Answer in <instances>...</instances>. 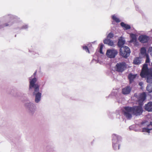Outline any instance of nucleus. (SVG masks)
Masks as SVG:
<instances>
[{
	"label": "nucleus",
	"instance_id": "8",
	"mask_svg": "<svg viewBox=\"0 0 152 152\" xmlns=\"http://www.w3.org/2000/svg\"><path fill=\"white\" fill-rule=\"evenodd\" d=\"M120 51L121 55L125 58H127L131 53L130 48H120Z\"/></svg>",
	"mask_w": 152,
	"mask_h": 152
},
{
	"label": "nucleus",
	"instance_id": "32",
	"mask_svg": "<svg viewBox=\"0 0 152 152\" xmlns=\"http://www.w3.org/2000/svg\"><path fill=\"white\" fill-rule=\"evenodd\" d=\"M102 48H100L99 52L101 54H104V53L102 51Z\"/></svg>",
	"mask_w": 152,
	"mask_h": 152
},
{
	"label": "nucleus",
	"instance_id": "40",
	"mask_svg": "<svg viewBox=\"0 0 152 152\" xmlns=\"http://www.w3.org/2000/svg\"><path fill=\"white\" fill-rule=\"evenodd\" d=\"M1 126V124H0V126Z\"/></svg>",
	"mask_w": 152,
	"mask_h": 152
},
{
	"label": "nucleus",
	"instance_id": "4",
	"mask_svg": "<svg viewBox=\"0 0 152 152\" xmlns=\"http://www.w3.org/2000/svg\"><path fill=\"white\" fill-rule=\"evenodd\" d=\"M112 136V145L114 149H119L120 146V142L121 140V137L115 134H113Z\"/></svg>",
	"mask_w": 152,
	"mask_h": 152
},
{
	"label": "nucleus",
	"instance_id": "21",
	"mask_svg": "<svg viewBox=\"0 0 152 152\" xmlns=\"http://www.w3.org/2000/svg\"><path fill=\"white\" fill-rule=\"evenodd\" d=\"M152 130V128H150V127L144 128H142V132H146L148 133L150 132V131Z\"/></svg>",
	"mask_w": 152,
	"mask_h": 152
},
{
	"label": "nucleus",
	"instance_id": "42",
	"mask_svg": "<svg viewBox=\"0 0 152 152\" xmlns=\"http://www.w3.org/2000/svg\"><path fill=\"white\" fill-rule=\"evenodd\" d=\"M151 48H152V47H151Z\"/></svg>",
	"mask_w": 152,
	"mask_h": 152
},
{
	"label": "nucleus",
	"instance_id": "24",
	"mask_svg": "<svg viewBox=\"0 0 152 152\" xmlns=\"http://www.w3.org/2000/svg\"><path fill=\"white\" fill-rule=\"evenodd\" d=\"M37 71H36L34 73L33 75L31 77H30V78H31V79L34 78V77H36L35 75L36 74ZM36 78L37 79V78L36 77ZM30 77L29 78V80Z\"/></svg>",
	"mask_w": 152,
	"mask_h": 152
},
{
	"label": "nucleus",
	"instance_id": "7",
	"mask_svg": "<svg viewBox=\"0 0 152 152\" xmlns=\"http://www.w3.org/2000/svg\"><path fill=\"white\" fill-rule=\"evenodd\" d=\"M113 37L114 34L113 33H109L107 36V38L104 40V43L111 46H113L114 45L113 42L109 39L113 38Z\"/></svg>",
	"mask_w": 152,
	"mask_h": 152
},
{
	"label": "nucleus",
	"instance_id": "22",
	"mask_svg": "<svg viewBox=\"0 0 152 152\" xmlns=\"http://www.w3.org/2000/svg\"><path fill=\"white\" fill-rule=\"evenodd\" d=\"M112 18L114 21L116 23H119L120 22V20L119 19L117 18L116 16L115 15H113L112 16Z\"/></svg>",
	"mask_w": 152,
	"mask_h": 152
},
{
	"label": "nucleus",
	"instance_id": "16",
	"mask_svg": "<svg viewBox=\"0 0 152 152\" xmlns=\"http://www.w3.org/2000/svg\"><path fill=\"white\" fill-rule=\"evenodd\" d=\"M136 75H133L132 73L129 74L128 76L130 83H132L136 76Z\"/></svg>",
	"mask_w": 152,
	"mask_h": 152
},
{
	"label": "nucleus",
	"instance_id": "15",
	"mask_svg": "<svg viewBox=\"0 0 152 152\" xmlns=\"http://www.w3.org/2000/svg\"><path fill=\"white\" fill-rule=\"evenodd\" d=\"M131 39L129 41L130 42H134L135 44L137 43V37L136 35L134 34H132L130 35Z\"/></svg>",
	"mask_w": 152,
	"mask_h": 152
},
{
	"label": "nucleus",
	"instance_id": "35",
	"mask_svg": "<svg viewBox=\"0 0 152 152\" xmlns=\"http://www.w3.org/2000/svg\"><path fill=\"white\" fill-rule=\"evenodd\" d=\"M99 48H103L104 46V45L102 43L100 44L99 45Z\"/></svg>",
	"mask_w": 152,
	"mask_h": 152
},
{
	"label": "nucleus",
	"instance_id": "33",
	"mask_svg": "<svg viewBox=\"0 0 152 152\" xmlns=\"http://www.w3.org/2000/svg\"><path fill=\"white\" fill-rule=\"evenodd\" d=\"M28 26L27 25H25L22 26V28L23 29H26L27 28Z\"/></svg>",
	"mask_w": 152,
	"mask_h": 152
},
{
	"label": "nucleus",
	"instance_id": "23",
	"mask_svg": "<svg viewBox=\"0 0 152 152\" xmlns=\"http://www.w3.org/2000/svg\"><path fill=\"white\" fill-rule=\"evenodd\" d=\"M145 57H146V60L145 61V64H147L146 63H149L150 62V60L148 55H147V56H145Z\"/></svg>",
	"mask_w": 152,
	"mask_h": 152
},
{
	"label": "nucleus",
	"instance_id": "26",
	"mask_svg": "<svg viewBox=\"0 0 152 152\" xmlns=\"http://www.w3.org/2000/svg\"><path fill=\"white\" fill-rule=\"evenodd\" d=\"M92 46V45H91V43H89V44H88L87 45V46L86 45H84V46H83V48H88V47H89V48L91 47Z\"/></svg>",
	"mask_w": 152,
	"mask_h": 152
},
{
	"label": "nucleus",
	"instance_id": "34",
	"mask_svg": "<svg viewBox=\"0 0 152 152\" xmlns=\"http://www.w3.org/2000/svg\"><path fill=\"white\" fill-rule=\"evenodd\" d=\"M31 49L29 50V52L31 53H32V54H34V52L33 51V49L32 48H31Z\"/></svg>",
	"mask_w": 152,
	"mask_h": 152
},
{
	"label": "nucleus",
	"instance_id": "41",
	"mask_svg": "<svg viewBox=\"0 0 152 152\" xmlns=\"http://www.w3.org/2000/svg\"><path fill=\"white\" fill-rule=\"evenodd\" d=\"M151 65H152V63H151Z\"/></svg>",
	"mask_w": 152,
	"mask_h": 152
},
{
	"label": "nucleus",
	"instance_id": "38",
	"mask_svg": "<svg viewBox=\"0 0 152 152\" xmlns=\"http://www.w3.org/2000/svg\"><path fill=\"white\" fill-rule=\"evenodd\" d=\"M124 48H128V47L127 46H125Z\"/></svg>",
	"mask_w": 152,
	"mask_h": 152
},
{
	"label": "nucleus",
	"instance_id": "11",
	"mask_svg": "<svg viewBox=\"0 0 152 152\" xmlns=\"http://www.w3.org/2000/svg\"><path fill=\"white\" fill-rule=\"evenodd\" d=\"M132 90V88L129 86H127L122 89V93L124 95L129 94Z\"/></svg>",
	"mask_w": 152,
	"mask_h": 152
},
{
	"label": "nucleus",
	"instance_id": "36",
	"mask_svg": "<svg viewBox=\"0 0 152 152\" xmlns=\"http://www.w3.org/2000/svg\"><path fill=\"white\" fill-rule=\"evenodd\" d=\"M150 125L152 126V122H150V124L148 125H147L148 127H149Z\"/></svg>",
	"mask_w": 152,
	"mask_h": 152
},
{
	"label": "nucleus",
	"instance_id": "3",
	"mask_svg": "<svg viewBox=\"0 0 152 152\" xmlns=\"http://www.w3.org/2000/svg\"><path fill=\"white\" fill-rule=\"evenodd\" d=\"M140 76L142 78H145L146 82L149 84H152V68H148L147 64L143 65Z\"/></svg>",
	"mask_w": 152,
	"mask_h": 152
},
{
	"label": "nucleus",
	"instance_id": "2",
	"mask_svg": "<svg viewBox=\"0 0 152 152\" xmlns=\"http://www.w3.org/2000/svg\"><path fill=\"white\" fill-rule=\"evenodd\" d=\"M37 80V79L36 77L32 79L30 78L29 86V91L34 89L33 95L35 96V102L37 103L40 101L42 96V93L39 92V86L36 83Z\"/></svg>",
	"mask_w": 152,
	"mask_h": 152
},
{
	"label": "nucleus",
	"instance_id": "39",
	"mask_svg": "<svg viewBox=\"0 0 152 152\" xmlns=\"http://www.w3.org/2000/svg\"><path fill=\"white\" fill-rule=\"evenodd\" d=\"M144 124V122H142V124Z\"/></svg>",
	"mask_w": 152,
	"mask_h": 152
},
{
	"label": "nucleus",
	"instance_id": "17",
	"mask_svg": "<svg viewBox=\"0 0 152 152\" xmlns=\"http://www.w3.org/2000/svg\"><path fill=\"white\" fill-rule=\"evenodd\" d=\"M141 58L140 57L135 58L133 61V63L135 65H139L142 62Z\"/></svg>",
	"mask_w": 152,
	"mask_h": 152
},
{
	"label": "nucleus",
	"instance_id": "5",
	"mask_svg": "<svg viewBox=\"0 0 152 152\" xmlns=\"http://www.w3.org/2000/svg\"><path fill=\"white\" fill-rule=\"evenodd\" d=\"M25 106L28 113L30 115H33L36 109V107L34 104L32 102H29L26 103Z\"/></svg>",
	"mask_w": 152,
	"mask_h": 152
},
{
	"label": "nucleus",
	"instance_id": "1",
	"mask_svg": "<svg viewBox=\"0 0 152 152\" xmlns=\"http://www.w3.org/2000/svg\"><path fill=\"white\" fill-rule=\"evenodd\" d=\"M124 114L127 119H130L132 117V113L136 116L140 115L142 112V109L141 107L134 106L132 107L126 106L124 107Z\"/></svg>",
	"mask_w": 152,
	"mask_h": 152
},
{
	"label": "nucleus",
	"instance_id": "18",
	"mask_svg": "<svg viewBox=\"0 0 152 152\" xmlns=\"http://www.w3.org/2000/svg\"><path fill=\"white\" fill-rule=\"evenodd\" d=\"M140 52L141 55L143 57L146 56L147 55H148L146 53V48H141Z\"/></svg>",
	"mask_w": 152,
	"mask_h": 152
},
{
	"label": "nucleus",
	"instance_id": "13",
	"mask_svg": "<svg viewBox=\"0 0 152 152\" xmlns=\"http://www.w3.org/2000/svg\"><path fill=\"white\" fill-rule=\"evenodd\" d=\"M125 43V41L124 40V38L122 37H120L118 40V47L119 48H122Z\"/></svg>",
	"mask_w": 152,
	"mask_h": 152
},
{
	"label": "nucleus",
	"instance_id": "6",
	"mask_svg": "<svg viewBox=\"0 0 152 152\" xmlns=\"http://www.w3.org/2000/svg\"><path fill=\"white\" fill-rule=\"evenodd\" d=\"M126 68V64L124 62L117 63L115 67L116 71L121 72L124 71Z\"/></svg>",
	"mask_w": 152,
	"mask_h": 152
},
{
	"label": "nucleus",
	"instance_id": "25",
	"mask_svg": "<svg viewBox=\"0 0 152 152\" xmlns=\"http://www.w3.org/2000/svg\"><path fill=\"white\" fill-rule=\"evenodd\" d=\"M124 28H125L127 30L130 29L131 28V27L129 25L126 24Z\"/></svg>",
	"mask_w": 152,
	"mask_h": 152
},
{
	"label": "nucleus",
	"instance_id": "19",
	"mask_svg": "<svg viewBox=\"0 0 152 152\" xmlns=\"http://www.w3.org/2000/svg\"><path fill=\"white\" fill-rule=\"evenodd\" d=\"M119 95V93L118 92L117 90H114L113 91L111 94L110 95H109V96H114L117 98L118 96Z\"/></svg>",
	"mask_w": 152,
	"mask_h": 152
},
{
	"label": "nucleus",
	"instance_id": "9",
	"mask_svg": "<svg viewBox=\"0 0 152 152\" xmlns=\"http://www.w3.org/2000/svg\"><path fill=\"white\" fill-rule=\"evenodd\" d=\"M118 53L117 51L115 50L109 49L107 50L106 55L108 58H115Z\"/></svg>",
	"mask_w": 152,
	"mask_h": 152
},
{
	"label": "nucleus",
	"instance_id": "28",
	"mask_svg": "<svg viewBox=\"0 0 152 152\" xmlns=\"http://www.w3.org/2000/svg\"><path fill=\"white\" fill-rule=\"evenodd\" d=\"M148 50L149 53H150L151 56H152V48H149Z\"/></svg>",
	"mask_w": 152,
	"mask_h": 152
},
{
	"label": "nucleus",
	"instance_id": "20",
	"mask_svg": "<svg viewBox=\"0 0 152 152\" xmlns=\"http://www.w3.org/2000/svg\"><path fill=\"white\" fill-rule=\"evenodd\" d=\"M146 89L149 93L152 92V84L148 85Z\"/></svg>",
	"mask_w": 152,
	"mask_h": 152
},
{
	"label": "nucleus",
	"instance_id": "27",
	"mask_svg": "<svg viewBox=\"0 0 152 152\" xmlns=\"http://www.w3.org/2000/svg\"><path fill=\"white\" fill-rule=\"evenodd\" d=\"M83 50L85 51L86 52L90 53L89 48H83Z\"/></svg>",
	"mask_w": 152,
	"mask_h": 152
},
{
	"label": "nucleus",
	"instance_id": "29",
	"mask_svg": "<svg viewBox=\"0 0 152 152\" xmlns=\"http://www.w3.org/2000/svg\"><path fill=\"white\" fill-rule=\"evenodd\" d=\"M121 26L123 27L124 28L126 24H125L123 22H122L120 23Z\"/></svg>",
	"mask_w": 152,
	"mask_h": 152
},
{
	"label": "nucleus",
	"instance_id": "31",
	"mask_svg": "<svg viewBox=\"0 0 152 152\" xmlns=\"http://www.w3.org/2000/svg\"><path fill=\"white\" fill-rule=\"evenodd\" d=\"M8 26V25L7 24H5L3 25H0V28L4 27L5 26Z\"/></svg>",
	"mask_w": 152,
	"mask_h": 152
},
{
	"label": "nucleus",
	"instance_id": "10",
	"mask_svg": "<svg viewBox=\"0 0 152 152\" xmlns=\"http://www.w3.org/2000/svg\"><path fill=\"white\" fill-rule=\"evenodd\" d=\"M139 40L142 43H145L151 41L150 37L146 35H141L138 38Z\"/></svg>",
	"mask_w": 152,
	"mask_h": 152
},
{
	"label": "nucleus",
	"instance_id": "14",
	"mask_svg": "<svg viewBox=\"0 0 152 152\" xmlns=\"http://www.w3.org/2000/svg\"><path fill=\"white\" fill-rule=\"evenodd\" d=\"M145 109L149 111H152V102H150L145 105Z\"/></svg>",
	"mask_w": 152,
	"mask_h": 152
},
{
	"label": "nucleus",
	"instance_id": "30",
	"mask_svg": "<svg viewBox=\"0 0 152 152\" xmlns=\"http://www.w3.org/2000/svg\"><path fill=\"white\" fill-rule=\"evenodd\" d=\"M121 26L123 27L124 28L126 24H125L123 22H122L120 23Z\"/></svg>",
	"mask_w": 152,
	"mask_h": 152
},
{
	"label": "nucleus",
	"instance_id": "12",
	"mask_svg": "<svg viewBox=\"0 0 152 152\" xmlns=\"http://www.w3.org/2000/svg\"><path fill=\"white\" fill-rule=\"evenodd\" d=\"M146 94L145 92H143L140 94L139 97L138 98L139 102L142 103L146 99Z\"/></svg>",
	"mask_w": 152,
	"mask_h": 152
},
{
	"label": "nucleus",
	"instance_id": "37",
	"mask_svg": "<svg viewBox=\"0 0 152 152\" xmlns=\"http://www.w3.org/2000/svg\"><path fill=\"white\" fill-rule=\"evenodd\" d=\"M142 84V83H139V84L140 86H141Z\"/></svg>",
	"mask_w": 152,
	"mask_h": 152
}]
</instances>
